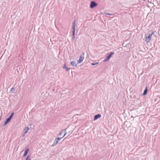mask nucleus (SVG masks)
Masks as SVG:
<instances>
[{
    "label": "nucleus",
    "mask_w": 160,
    "mask_h": 160,
    "mask_svg": "<svg viewBox=\"0 0 160 160\" xmlns=\"http://www.w3.org/2000/svg\"><path fill=\"white\" fill-rule=\"evenodd\" d=\"M30 159H31V158H30V157L28 156L27 157V158H26V160H30Z\"/></svg>",
    "instance_id": "nucleus-15"
},
{
    "label": "nucleus",
    "mask_w": 160,
    "mask_h": 160,
    "mask_svg": "<svg viewBox=\"0 0 160 160\" xmlns=\"http://www.w3.org/2000/svg\"><path fill=\"white\" fill-rule=\"evenodd\" d=\"M105 14H107V15H112V14H109V13H105Z\"/></svg>",
    "instance_id": "nucleus-17"
},
{
    "label": "nucleus",
    "mask_w": 160,
    "mask_h": 160,
    "mask_svg": "<svg viewBox=\"0 0 160 160\" xmlns=\"http://www.w3.org/2000/svg\"><path fill=\"white\" fill-rule=\"evenodd\" d=\"M75 22H74L72 24V28L73 29V36H74L75 34Z\"/></svg>",
    "instance_id": "nucleus-5"
},
{
    "label": "nucleus",
    "mask_w": 160,
    "mask_h": 160,
    "mask_svg": "<svg viewBox=\"0 0 160 160\" xmlns=\"http://www.w3.org/2000/svg\"><path fill=\"white\" fill-rule=\"evenodd\" d=\"M64 133V135L62 137L60 138H56L55 139V141H56V144L58 143V142L59 140H61V139L63 138L66 134V133L65 132V131H62L60 133V134H61L62 133Z\"/></svg>",
    "instance_id": "nucleus-2"
},
{
    "label": "nucleus",
    "mask_w": 160,
    "mask_h": 160,
    "mask_svg": "<svg viewBox=\"0 0 160 160\" xmlns=\"http://www.w3.org/2000/svg\"><path fill=\"white\" fill-rule=\"evenodd\" d=\"M71 64L73 66H77V63L74 61H72L71 62Z\"/></svg>",
    "instance_id": "nucleus-9"
},
{
    "label": "nucleus",
    "mask_w": 160,
    "mask_h": 160,
    "mask_svg": "<svg viewBox=\"0 0 160 160\" xmlns=\"http://www.w3.org/2000/svg\"><path fill=\"white\" fill-rule=\"evenodd\" d=\"M114 54V52H112L110 53L108 55L107 57L104 60V62H106L108 61L110 58L112 57V55Z\"/></svg>",
    "instance_id": "nucleus-4"
},
{
    "label": "nucleus",
    "mask_w": 160,
    "mask_h": 160,
    "mask_svg": "<svg viewBox=\"0 0 160 160\" xmlns=\"http://www.w3.org/2000/svg\"><path fill=\"white\" fill-rule=\"evenodd\" d=\"M97 5V4L94 1L91 2L90 7L91 8H93Z\"/></svg>",
    "instance_id": "nucleus-1"
},
{
    "label": "nucleus",
    "mask_w": 160,
    "mask_h": 160,
    "mask_svg": "<svg viewBox=\"0 0 160 160\" xmlns=\"http://www.w3.org/2000/svg\"><path fill=\"white\" fill-rule=\"evenodd\" d=\"M63 68L66 69V70L67 71H68L70 69L68 68L66 66V65L65 64H64Z\"/></svg>",
    "instance_id": "nucleus-11"
},
{
    "label": "nucleus",
    "mask_w": 160,
    "mask_h": 160,
    "mask_svg": "<svg viewBox=\"0 0 160 160\" xmlns=\"http://www.w3.org/2000/svg\"><path fill=\"white\" fill-rule=\"evenodd\" d=\"M98 63H99V62H96V63H91V64H92V65H96V64H98Z\"/></svg>",
    "instance_id": "nucleus-14"
},
{
    "label": "nucleus",
    "mask_w": 160,
    "mask_h": 160,
    "mask_svg": "<svg viewBox=\"0 0 160 160\" xmlns=\"http://www.w3.org/2000/svg\"><path fill=\"white\" fill-rule=\"evenodd\" d=\"M10 118H8L6 121L5 122V124H7L9 122L10 120Z\"/></svg>",
    "instance_id": "nucleus-12"
},
{
    "label": "nucleus",
    "mask_w": 160,
    "mask_h": 160,
    "mask_svg": "<svg viewBox=\"0 0 160 160\" xmlns=\"http://www.w3.org/2000/svg\"><path fill=\"white\" fill-rule=\"evenodd\" d=\"M101 117V115L100 114L95 115L94 116V120H97L98 118H100Z\"/></svg>",
    "instance_id": "nucleus-6"
},
{
    "label": "nucleus",
    "mask_w": 160,
    "mask_h": 160,
    "mask_svg": "<svg viewBox=\"0 0 160 160\" xmlns=\"http://www.w3.org/2000/svg\"><path fill=\"white\" fill-rule=\"evenodd\" d=\"M159 120H160V118L159 119Z\"/></svg>",
    "instance_id": "nucleus-19"
},
{
    "label": "nucleus",
    "mask_w": 160,
    "mask_h": 160,
    "mask_svg": "<svg viewBox=\"0 0 160 160\" xmlns=\"http://www.w3.org/2000/svg\"><path fill=\"white\" fill-rule=\"evenodd\" d=\"M154 34L153 32H152L151 34L149 35L148 36H147L146 37L145 41L147 42H149L151 40L152 38V34Z\"/></svg>",
    "instance_id": "nucleus-3"
},
{
    "label": "nucleus",
    "mask_w": 160,
    "mask_h": 160,
    "mask_svg": "<svg viewBox=\"0 0 160 160\" xmlns=\"http://www.w3.org/2000/svg\"><path fill=\"white\" fill-rule=\"evenodd\" d=\"M28 151H29V149L28 148L24 152V156H25L27 155V153L28 152Z\"/></svg>",
    "instance_id": "nucleus-8"
},
{
    "label": "nucleus",
    "mask_w": 160,
    "mask_h": 160,
    "mask_svg": "<svg viewBox=\"0 0 160 160\" xmlns=\"http://www.w3.org/2000/svg\"><path fill=\"white\" fill-rule=\"evenodd\" d=\"M28 130V127H26L24 129V131L25 134L27 132Z\"/></svg>",
    "instance_id": "nucleus-10"
},
{
    "label": "nucleus",
    "mask_w": 160,
    "mask_h": 160,
    "mask_svg": "<svg viewBox=\"0 0 160 160\" xmlns=\"http://www.w3.org/2000/svg\"><path fill=\"white\" fill-rule=\"evenodd\" d=\"M80 60V59H79L78 61H79Z\"/></svg>",
    "instance_id": "nucleus-18"
},
{
    "label": "nucleus",
    "mask_w": 160,
    "mask_h": 160,
    "mask_svg": "<svg viewBox=\"0 0 160 160\" xmlns=\"http://www.w3.org/2000/svg\"><path fill=\"white\" fill-rule=\"evenodd\" d=\"M84 59V58L83 57L81 56V62Z\"/></svg>",
    "instance_id": "nucleus-13"
},
{
    "label": "nucleus",
    "mask_w": 160,
    "mask_h": 160,
    "mask_svg": "<svg viewBox=\"0 0 160 160\" xmlns=\"http://www.w3.org/2000/svg\"><path fill=\"white\" fill-rule=\"evenodd\" d=\"M148 92V88L147 87H146L143 93L142 94V95L143 96H145L147 94Z\"/></svg>",
    "instance_id": "nucleus-7"
},
{
    "label": "nucleus",
    "mask_w": 160,
    "mask_h": 160,
    "mask_svg": "<svg viewBox=\"0 0 160 160\" xmlns=\"http://www.w3.org/2000/svg\"><path fill=\"white\" fill-rule=\"evenodd\" d=\"M13 114H14V113L13 112L12 113L9 118H10V119H11V118L13 116Z\"/></svg>",
    "instance_id": "nucleus-16"
}]
</instances>
